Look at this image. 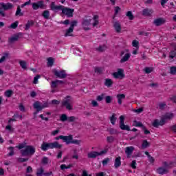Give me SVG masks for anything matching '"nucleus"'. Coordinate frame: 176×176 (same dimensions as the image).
Segmentation results:
<instances>
[{"mask_svg":"<svg viewBox=\"0 0 176 176\" xmlns=\"http://www.w3.org/2000/svg\"><path fill=\"white\" fill-rule=\"evenodd\" d=\"M174 118V113H166L159 121V120L156 119L154 120V122L152 123V126L153 127H159L160 126H164L168 120H171Z\"/></svg>","mask_w":176,"mask_h":176,"instance_id":"nucleus-1","label":"nucleus"},{"mask_svg":"<svg viewBox=\"0 0 176 176\" xmlns=\"http://www.w3.org/2000/svg\"><path fill=\"white\" fill-rule=\"evenodd\" d=\"M61 149L63 148V144H58V142H54L47 143L46 142H43L41 144V149L42 151H47V149Z\"/></svg>","mask_w":176,"mask_h":176,"instance_id":"nucleus-2","label":"nucleus"},{"mask_svg":"<svg viewBox=\"0 0 176 176\" xmlns=\"http://www.w3.org/2000/svg\"><path fill=\"white\" fill-rule=\"evenodd\" d=\"M10 9H13V4L11 3H0V16L5 17L6 16L5 11L10 10Z\"/></svg>","mask_w":176,"mask_h":176,"instance_id":"nucleus-3","label":"nucleus"},{"mask_svg":"<svg viewBox=\"0 0 176 176\" xmlns=\"http://www.w3.org/2000/svg\"><path fill=\"white\" fill-rule=\"evenodd\" d=\"M47 107H49V103H47V102H45L43 104L39 101L34 102V103L33 104V108L36 109V111L34 113V115H38V113H39V112H41L42 109Z\"/></svg>","mask_w":176,"mask_h":176,"instance_id":"nucleus-4","label":"nucleus"},{"mask_svg":"<svg viewBox=\"0 0 176 176\" xmlns=\"http://www.w3.org/2000/svg\"><path fill=\"white\" fill-rule=\"evenodd\" d=\"M35 153V147L34 146L28 145L25 149L21 150V156H32Z\"/></svg>","mask_w":176,"mask_h":176,"instance_id":"nucleus-5","label":"nucleus"},{"mask_svg":"<svg viewBox=\"0 0 176 176\" xmlns=\"http://www.w3.org/2000/svg\"><path fill=\"white\" fill-rule=\"evenodd\" d=\"M107 153H108V148L104 149L99 153L97 151H91L89 153H88V157L89 159H96L97 156H101L102 155H105Z\"/></svg>","mask_w":176,"mask_h":176,"instance_id":"nucleus-6","label":"nucleus"},{"mask_svg":"<svg viewBox=\"0 0 176 176\" xmlns=\"http://www.w3.org/2000/svg\"><path fill=\"white\" fill-rule=\"evenodd\" d=\"M71 96H67L62 102V107H65L68 111H72V105L71 104Z\"/></svg>","mask_w":176,"mask_h":176,"instance_id":"nucleus-7","label":"nucleus"},{"mask_svg":"<svg viewBox=\"0 0 176 176\" xmlns=\"http://www.w3.org/2000/svg\"><path fill=\"white\" fill-rule=\"evenodd\" d=\"M112 76L115 79H124L125 78L124 70L123 69H118L117 72L112 74Z\"/></svg>","mask_w":176,"mask_h":176,"instance_id":"nucleus-8","label":"nucleus"},{"mask_svg":"<svg viewBox=\"0 0 176 176\" xmlns=\"http://www.w3.org/2000/svg\"><path fill=\"white\" fill-rule=\"evenodd\" d=\"M89 16H85V19H82V25L85 31H89L90 28L89 25L91 24V19H89Z\"/></svg>","mask_w":176,"mask_h":176,"instance_id":"nucleus-9","label":"nucleus"},{"mask_svg":"<svg viewBox=\"0 0 176 176\" xmlns=\"http://www.w3.org/2000/svg\"><path fill=\"white\" fill-rule=\"evenodd\" d=\"M33 10H38V9H46V5L43 3V1H38L36 3H32Z\"/></svg>","mask_w":176,"mask_h":176,"instance_id":"nucleus-10","label":"nucleus"},{"mask_svg":"<svg viewBox=\"0 0 176 176\" xmlns=\"http://www.w3.org/2000/svg\"><path fill=\"white\" fill-rule=\"evenodd\" d=\"M74 12H75L74 9L69 8L68 7H64L62 10L63 14H65L67 17H74Z\"/></svg>","mask_w":176,"mask_h":176,"instance_id":"nucleus-11","label":"nucleus"},{"mask_svg":"<svg viewBox=\"0 0 176 176\" xmlns=\"http://www.w3.org/2000/svg\"><path fill=\"white\" fill-rule=\"evenodd\" d=\"M120 129H121V130H126V131H131L130 126L124 124V116H120Z\"/></svg>","mask_w":176,"mask_h":176,"instance_id":"nucleus-12","label":"nucleus"},{"mask_svg":"<svg viewBox=\"0 0 176 176\" xmlns=\"http://www.w3.org/2000/svg\"><path fill=\"white\" fill-rule=\"evenodd\" d=\"M80 140H74V135H69L67 136L66 141V145H69V144H74L75 145H80Z\"/></svg>","mask_w":176,"mask_h":176,"instance_id":"nucleus-13","label":"nucleus"},{"mask_svg":"<svg viewBox=\"0 0 176 176\" xmlns=\"http://www.w3.org/2000/svg\"><path fill=\"white\" fill-rule=\"evenodd\" d=\"M50 9L52 10V12H54V13H58L59 10H62L64 8L63 6H56V2L52 1L51 4L50 5Z\"/></svg>","mask_w":176,"mask_h":176,"instance_id":"nucleus-14","label":"nucleus"},{"mask_svg":"<svg viewBox=\"0 0 176 176\" xmlns=\"http://www.w3.org/2000/svg\"><path fill=\"white\" fill-rule=\"evenodd\" d=\"M54 75H55L56 78H59L60 79H65V78H67V74H65V70H60L58 72L54 69Z\"/></svg>","mask_w":176,"mask_h":176,"instance_id":"nucleus-15","label":"nucleus"},{"mask_svg":"<svg viewBox=\"0 0 176 176\" xmlns=\"http://www.w3.org/2000/svg\"><path fill=\"white\" fill-rule=\"evenodd\" d=\"M21 35H23V33L21 32L14 34L12 37L9 38V43H14V42H17V41H19V38H20V36H21Z\"/></svg>","mask_w":176,"mask_h":176,"instance_id":"nucleus-16","label":"nucleus"},{"mask_svg":"<svg viewBox=\"0 0 176 176\" xmlns=\"http://www.w3.org/2000/svg\"><path fill=\"white\" fill-rule=\"evenodd\" d=\"M133 152H134V146H129L125 148V153L128 159H130V157H131Z\"/></svg>","mask_w":176,"mask_h":176,"instance_id":"nucleus-17","label":"nucleus"},{"mask_svg":"<svg viewBox=\"0 0 176 176\" xmlns=\"http://www.w3.org/2000/svg\"><path fill=\"white\" fill-rule=\"evenodd\" d=\"M166 23V20L163 18H158L154 20L153 24L156 25V27H160V25H163Z\"/></svg>","mask_w":176,"mask_h":176,"instance_id":"nucleus-18","label":"nucleus"},{"mask_svg":"<svg viewBox=\"0 0 176 176\" xmlns=\"http://www.w3.org/2000/svg\"><path fill=\"white\" fill-rule=\"evenodd\" d=\"M113 28L116 30V32L118 34L122 31V25H120V22L119 21L113 22Z\"/></svg>","mask_w":176,"mask_h":176,"instance_id":"nucleus-19","label":"nucleus"},{"mask_svg":"<svg viewBox=\"0 0 176 176\" xmlns=\"http://www.w3.org/2000/svg\"><path fill=\"white\" fill-rule=\"evenodd\" d=\"M157 173L160 175H164V174H168V170L164 167H159L157 168Z\"/></svg>","mask_w":176,"mask_h":176,"instance_id":"nucleus-20","label":"nucleus"},{"mask_svg":"<svg viewBox=\"0 0 176 176\" xmlns=\"http://www.w3.org/2000/svg\"><path fill=\"white\" fill-rule=\"evenodd\" d=\"M153 13V10L149 9V8H145L142 10V16H146L147 17H149Z\"/></svg>","mask_w":176,"mask_h":176,"instance_id":"nucleus-21","label":"nucleus"},{"mask_svg":"<svg viewBox=\"0 0 176 176\" xmlns=\"http://www.w3.org/2000/svg\"><path fill=\"white\" fill-rule=\"evenodd\" d=\"M122 157L120 156L118 157L115 160V163H114V167L115 168H119L120 166H122Z\"/></svg>","mask_w":176,"mask_h":176,"instance_id":"nucleus-22","label":"nucleus"},{"mask_svg":"<svg viewBox=\"0 0 176 176\" xmlns=\"http://www.w3.org/2000/svg\"><path fill=\"white\" fill-rule=\"evenodd\" d=\"M117 98H118V102L119 104V105H122V100H124V98H126V95H124V94H118L117 95Z\"/></svg>","mask_w":176,"mask_h":176,"instance_id":"nucleus-23","label":"nucleus"},{"mask_svg":"<svg viewBox=\"0 0 176 176\" xmlns=\"http://www.w3.org/2000/svg\"><path fill=\"white\" fill-rule=\"evenodd\" d=\"M113 85V81H112V79L106 78L104 80V86H107V87H112Z\"/></svg>","mask_w":176,"mask_h":176,"instance_id":"nucleus-24","label":"nucleus"},{"mask_svg":"<svg viewBox=\"0 0 176 176\" xmlns=\"http://www.w3.org/2000/svg\"><path fill=\"white\" fill-rule=\"evenodd\" d=\"M118 118H116V114L113 113L112 116L110 117V122L113 126H115V123L116 122Z\"/></svg>","mask_w":176,"mask_h":176,"instance_id":"nucleus-25","label":"nucleus"},{"mask_svg":"<svg viewBox=\"0 0 176 176\" xmlns=\"http://www.w3.org/2000/svg\"><path fill=\"white\" fill-rule=\"evenodd\" d=\"M108 47L105 45H100L98 47H97L96 49V50L97 52H99L100 53H102L105 51L106 49H107Z\"/></svg>","mask_w":176,"mask_h":176,"instance_id":"nucleus-26","label":"nucleus"},{"mask_svg":"<svg viewBox=\"0 0 176 176\" xmlns=\"http://www.w3.org/2000/svg\"><path fill=\"white\" fill-rule=\"evenodd\" d=\"M42 16L45 19V20H49V17H50V12L47 10H44L42 13Z\"/></svg>","mask_w":176,"mask_h":176,"instance_id":"nucleus-27","label":"nucleus"},{"mask_svg":"<svg viewBox=\"0 0 176 176\" xmlns=\"http://www.w3.org/2000/svg\"><path fill=\"white\" fill-rule=\"evenodd\" d=\"M72 32H74V29L69 27V29L66 30L65 36H73Z\"/></svg>","mask_w":176,"mask_h":176,"instance_id":"nucleus-28","label":"nucleus"},{"mask_svg":"<svg viewBox=\"0 0 176 176\" xmlns=\"http://www.w3.org/2000/svg\"><path fill=\"white\" fill-rule=\"evenodd\" d=\"M47 67H53L54 65V58L50 57L47 59Z\"/></svg>","mask_w":176,"mask_h":176,"instance_id":"nucleus-29","label":"nucleus"},{"mask_svg":"<svg viewBox=\"0 0 176 176\" xmlns=\"http://www.w3.org/2000/svg\"><path fill=\"white\" fill-rule=\"evenodd\" d=\"M67 138H68V136H65V135H60L55 138V140H56V141H58V140H63V142H65V144H67Z\"/></svg>","mask_w":176,"mask_h":176,"instance_id":"nucleus-30","label":"nucleus"},{"mask_svg":"<svg viewBox=\"0 0 176 176\" xmlns=\"http://www.w3.org/2000/svg\"><path fill=\"white\" fill-rule=\"evenodd\" d=\"M129 58H130V54H125V55L120 60V63H126V61H129Z\"/></svg>","mask_w":176,"mask_h":176,"instance_id":"nucleus-31","label":"nucleus"},{"mask_svg":"<svg viewBox=\"0 0 176 176\" xmlns=\"http://www.w3.org/2000/svg\"><path fill=\"white\" fill-rule=\"evenodd\" d=\"M150 145H151V144L148 143V140H142V149H145V148L149 147Z\"/></svg>","mask_w":176,"mask_h":176,"instance_id":"nucleus-32","label":"nucleus"},{"mask_svg":"<svg viewBox=\"0 0 176 176\" xmlns=\"http://www.w3.org/2000/svg\"><path fill=\"white\" fill-rule=\"evenodd\" d=\"M98 18H99L98 15L94 16L93 20L94 23H93V27H96V25L99 24Z\"/></svg>","mask_w":176,"mask_h":176,"instance_id":"nucleus-33","label":"nucleus"},{"mask_svg":"<svg viewBox=\"0 0 176 176\" xmlns=\"http://www.w3.org/2000/svg\"><path fill=\"white\" fill-rule=\"evenodd\" d=\"M126 16L128 17L129 20H134V14H133L131 11H128Z\"/></svg>","mask_w":176,"mask_h":176,"instance_id":"nucleus-34","label":"nucleus"},{"mask_svg":"<svg viewBox=\"0 0 176 176\" xmlns=\"http://www.w3.org/2000/svg\"><path fill=\"white\" fill-rule=\"evenodd\" d=\"M109 133L111 135H113L115 134H119V132L118 130L113 129V128H110L108 129Z\"/></svg>","mask_w":176,"mask_h":176,"instance_id":"nucleus-35","label":"nucleus"},{"mask_svg":"<svg viewBox=\"0 0 176 176\" xmlns=\"http://www.w3.org/2000/svg\"><path fill=\"white\" fill-rule=\"evenodd\" d=\"M31 25H34V21H28L27 24L25 25V30L27 31L31 28Z\"/></svg>","mask_w":176,"mask_h":176,"instance_id":"nucleus-36","label":"nucleus"},{"mask_svg":"<svg viewBox=\"0 0 176 176\" xmlns=\"http://www.w3.org/2000/svg\"><path fill=\"white\" fill-rule=\"evenodd\" d=\"M15 16H24V13L21 12V8H20V6H18L17 7Z\"/></svg>","mask_w":176,"mask_h":176,"instance_id":"nucleus-37","label":"nucleus"},{"mask_svg":"<svg viewBox=\"0 0 176 176\" xmlns=\"http://www.w3.org/2000/svg\"><path fill=\"white\" fill-rule=\"evenodd\" d=\"M19 65L23 69H27V62L25 60L19 61Z\"/></svg>","mask_w":176,"mask_h":176,"instance_id":"nucleus-38","label":"nucleus"},{"mask_svg":"<svg viewBox=\"0 0 176 176\" xmlns=\"http://www.w3.org/2000/svg\"><path fill=\"white\" fill-rule=\"evenodd\" d=\"M112 100H113V97L111 96H107L105 97V102L106 104H111L112 102Z\"/></svg>","mask_w":176,"mask_h":176,"instance_id":"nucleus-39","label":"nucleus"},{"mask_svg":"<svg viewBox=\"0 0 176 176\" xmlns=\"http://www.w3.org/2000/svg\"><path fill=\"white\" fill-rule=\"evenodd\" d=\"M44 170L43 168H40L39 169H37L36 175L37 176H42L44 174Z\"/></svg>","mask_w":176,"mask_h":176,"instance_id":"nucleus-40","label":"nucleus"},{"mask_svg":"<svg viewBox=\"0 0 176 176\" xmlns=\"http://www.w3.org/2000/svg\"><path fill=\"white\" fill-rule=\"evenodd\" d=\"M19 25V21H15L14 23H12L9 28H12V30H16V28Z\"/></svg>","mask_w":176,"mask_h":176,"instance_id":"nucleus-41","label":"nucleus"},{"mask_svg":"<svg viewBox=\"0 0 176 176\" xmlns=\"http://www.w3.org/2000/svg\"><path fill=\"white\" fill-rule=\"evenodd\" d=\"M12 95H13V91L12 90H7L5 92L6 97L10 98V97H12Z\"/></svg>","mask_w":176,"mask_h":176,"instance_id":"nucleus-42","label":"nucleus"},{"mask_svg":"<svg viewBox=\"0 0 176 176\" xmlns=\"http://www.w3.org/2000/svg\"><path fill=\"white\" fill-rule=\"evenodd\" d=\"M57 86H58V82L57 81V80H56L55 81H52L51 82L52 89H56V87H57Z\"/></svg>","mask_w":176,"mask_h":176,"instance_id":"nucleus-43","label":"nucleus"},{"mask_svg":"<svg viewBox=\"0 0 176 176\" xmlns=\"http://www.w3.org/2000/svg\"><path fill=\"white\" fill-rule=\"evenodd\" d=\"M134 123L135 124V127H141L142 129L144 126V125L142 124V122H138L137 120H135Z\"/></svg>","mask_w":176,"mask_h":176,"instance_id":"nucleus-44","label":"nucleus"},{"mask_svg":"<svg viewBox=\"0 0 176 176\" xmlns=\"http://www.w3.org/2000/svg\"><path fill=\"white\" fill-rule=\"evenodd\" d=\"M8 149L10 151V152L7 155V156H13L14 155V147H9Z\"/></svg>","mask_w":176,"mask_h":176,"instance_id":"nucleus-45","label":"nucleus"},{"mask_svg":"<svg viewBox=\"0 0 176 176\" xmlns=\"http://www.w3.org/2000/svg\"><path fill=\"white\" fill-rule=\"evenodd\" d=\"M176 56V50L174 49L173 50H171L169 54L170 58H174Z\"/></svg>","mask_w":176,"mask_h":176,"instance_id":"nucleus-46","label":"nucleus"},{"mask_svg":"<svg viewBox=\"0 0 176 176\" xmlns=\"http://www.w3.org/2000/svg\"><path fill=\"white\" fill-rule=\"evenodd\" d=\"M94 72L101 74H102V68H101L100 67H95Z\"/></svg>","mask_w":176,"mask_h":176,"instance_id":"nucleus-47","label":"nucleus"},{"mask_svg":"<svg viewBox=\"0 0 176 176\" xmlns=\"http://www.w3.org/2000/svg\"><path fill=\"white\" fill-rule=\"evenodd\" d=\"M60 120L61 122H67V120H68V116H67L66 114H62L60 116Z\"/></svg>","mask_w":176,"mask_h":176,"instance_id":"nucleus-48","label":"nucleus"},{"mask_svg":"<svg viewBox=\"0 0 176 176\" xmlns=\"http://www.w3.org/2000/svg\"><path fill=\"white\" fill-rule=\"evenodd\" d=\"M9 57V54L8 53H5L4 56H3L1 59H0V63H3L6 60V58Z\"/></svg>","mask_w":176,"mask_h":176,"instance_id":"nucleus-49","label":"nucleus"},{"mask_svg":"<svg viewBox=\"0 0 176 176\" xmlns=\"http://www.w3.org/2000/svg\"><path fill=\"white\" fill-rule=\"evenodd\" d=\"M152 71H153V67H146L144 68V72H145L146 74H151V72H152Z\"/></svg>","mask_w":176,"mask_h":176,"instance_id":"nucleus-50","label":"nucleus"},{"mask_svg":"<svg viewBox=\"0 0 176 176\" xmlns=\"http://www.w3.org/2000/svg\"><path fill=\"white\" fill-rule=\"evenodd\" d=\"M105 97V94H102L100 96H97V101H102L104 100V98Z\"/></svg>","mask_w":176,"mask_h":176,"instance_id":"nucleus-51","label":"nucleus"},{"mask_svg":"<svg viewBox=\"0 0 176 176\" xmlns=\"http://www.w3.org/2000/svg\"><path fill=\"white\" fill-rule=\"evenodd\" d=\"M107 138V142H109V144H112V142L115 141V138H113V136H108Z\"/></svg>","mask_w":176,"mask_h":176,"instance_id":"nucleus-52","label":"nucleus"},{"mask_svg":"<svg viewBox=\"0 0 176 176\" xmlns=\"http://www.w3.org/2000/svg\"><path fill=\"white\" fill-rule=\"evenodd\" d=\"M78 25V21H73L71 22L70 28H74V27H76Z\"/></svg>","mask_w":176,"mask_h":176,"instance_id":"nucleus-53","label":"nucleus"},{"mask_svg":"<svg viewBox=\"0 0 176 176\" xmlns=\"http://www.w3.org/2000/svg\"><path fill=\"white\" fill-rule=\"evenodd\" d=\"M17 161L19 163H24L25 162H28V158L19 157V158L17 159Z\"/></svg>","mask_w":176,"mask_h":176,"instance_id":"nucleus-54","label":"nucleus"},{"mask_svg":"<svg viewBox=\"0 0 176 176\" xmlns=\"http://www.w3.org/2000/svg\"><path fill=\"white\" fill-rule=\"evenodd\" d=\"M140 45V42H138L137 40H133L132 42V46L133 47H138V45Z\"/></svg>","mask_w":176,"mask_h":176,"instance_id":"nucleus-55","label":"nucleus"},{"mask_svg":"<svg viewBox=\"0 0 176 176\" xmlns=\"http://www.w3.org/2000/svg\"><path fill=\"white\" fill-rule=\"evenodd\" d=\"M47 163H49V158H47V157H44L42 159V164H47Z\"/></svg>","mask_w":176,"mask_h":176,"instance_id":"nucleus-56","label":"nucleus"},{"mask_svg":"<svg viewBox=\"0 0 176 176\" xmlns=\"http://www.w3.org/2000/svg\"><path fill=\"white\" fill-rule=\"evenodd\" d=\"M170 74L171 75H176V67H170Z\"/></svg>","mask_w":176,"mask_h":176,"instance_id":"nucleus-57","label":"nucleus"},{"mask_svg":"<svg viewBox=\"0 0 176 176\" xmlns=\"http://www.w3.org/2000/svg\"><path fill=\"white\" fill-rule=\"evenodd\" d=\"M108 163H109V158H105L102 161V164H103V166H107Z\"/></svg>","mask_w":176,"mask_h":176,"instance_id":"nucleus-58","label":"nucleus"},{"mask_svg":"<svg viewBox=\"0 0 176 176\" xmlns=\"http://www.w3.org/2000/svg\"><path fill=\"white\" fill-rule=\"evenodd\" d=\"M142 129L144 131V134L146 135H148V134H151V131H149V130L146 129V127L145 126H143Z\"/></svg>","mask_w":176,"mask_h":176,"instance_id":"nucleus-59","label":"nucleus"},{"mask_svg":"<svg viewBox=\"0 0 176 176\" xmlns=\"http://www.w3.org/2000/svg\"><path fill=\"white\" fill-rule=\"evenodd\" d=\"M39 78H41V75H37L34 77V80H33V83L34 85H36V83H38V79H39Z\"/></svg>","mask_w":176,"mask_h":176,"instance_id":"nucleus-60","label":"nucleus"},{"mask_svg":"<svg viewBox=\"0 0 176 176\" xmlns=\"http://www.w3.org/2000/svg\"><path fill=\"white\" fill-rule=\"evenodd\" d=\"M51 104H52V105H59L60 104V101H58L57 100H52L51 101Z\"/></svg>","mask_w":176,"mask_h":176,"instance_id":"nucleus-61","label":"nucleus"},{"mask_svg":"<svg viewBox=\"0 0 176 176\" xmlns=\"http://www.w3.org/2000/svg\"><path fill=\"white\" fill-rule=\"evenodd\" d=\"M76 119V118L75 116H71V117L67 118V120L69 122H75Z\"/></svg>","mask_w":176,"mask_h":176,"instance_id":"nucleus-62","label":"nucleus"},{"mask_svg":"<svg viewBox=\"0 0 176 176\" xmlns=\"http://www.w3.org/2000/svg\"><path fill=\"white\" fill-rule=\"evenodd\" d=\"M135 164H137V162L135 160H133L131 164V167H132V168H137V166H135Z\"/></svg>","mask_w":176,"mask_h":176,"instance_id":"nucleus-63","label":"nucleus"},{"mask_svg":"<svg viewBox=\"0 0 176 176\" xmlns=\"http://www.w3.org/2000/svg\"><path fill=\"white\" fill-rule=\"evenodd\" d=\"M170 130H172V131H173V133H176V124L175 125H173L172 126H170Z\"/></svg>","mask_w":176,"mask_h":176,"instance_id":"nucleus-64","label":"nucleus"}]
</instances>
